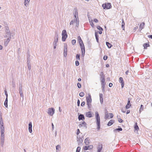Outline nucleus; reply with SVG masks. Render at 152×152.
Returning a JSON list of instances; mask_svg holds the SVG:
<instances>
[{"instance_id":"1","label":"nucleus","mask_w":152,"mask_h":152,"mask_svg":"<svg viewBox=\"0 0 152 152\" xmlns=\"http://www.w3.org/2000/svg\"><path fill=\"white\" fill-rule=\"evenodd\" d=\"M77 39L81 49L82 56L83 57L84 56L85 52V46L81 37L79 36L78 37Z\"/></svg>"},{"instance_id":"2","label":"nucleus","mask_w":152,"mask_h":152,"mask_svg":"<svg viewBox=\"0 0 152 152\" xmlns=\"http://www.w3.org/2000/svg\"><path fill=\"white\" fill-rule=\"evenodd\" d=\"M95 117L96 124L97 125V129L98 130H99L100 128V118L99 114L97 111L95 112Z\"/></svg>"},{"instance_id":"3","label":"nucleus","mask_w":152,"mask_h":152,"mask_svg":"<svg viewBox=\"0 0 152 152\" xmlns=\"http://www.w3.org/2000/svg\"><path fill=\"white\" fill-rule=\"evenodd\" d=\"M86 99L88 108V109H90L91 108V103L92 102V99L90 94H88V96H87L86 97Z\"/></svg>"},{"instance_id":"4","label":"nucleus","mask_w":152,"mask_h":152,"mask_svg":"<svg viewBox=\"0 0 152 152\" xmlns=\"http://www.w3.org/2000/svg\"><path fill=\"white\" fill-rule=\"evenodd\" d=\"M62 40L63 42H64L68 37V35L66 30L64 29L62 31Z\"/></svg>"},{"instance_id":"5","label":"nucleus","mask_w":152,"mask_h":152,"mask_svg":"<svg viewBox=\"0 0 152 152\" xmlns=\"http://www.w3.org/2000/svg\"><path fill=\"white\" fill-rule=\"evenodd\" d=\"M84 135H82V137L80 136V135L77 136V140L78 142V145H79L81 144L83 141V137Z\"/></svg>"},{"instance_id":"6","label":"nucleus","mask_w":152,"mask_h":152,"mask_svg":"<svg viewBox=\"0 0 152 152\" xmlns=\"http://www.w3.org/2000/svg\"><path fill=\"white\" fill-rule=\"evenodd\" d=\"M102 6L103 7V9H109L110 8H111V7H112L111 4L109 3L103 4L102 5Z\"/></svg>"},{"instance_id":"7","label":"nucleus","mask_w":152,"mask_h":152,"mask_svg":"<svg viewBox=\"0 0 152 152\" xmlns=\"http://www.w3.org/2000/svg\"><path fill=\"white\" fill-rule=\"evenodd\" d=\"M79 20H72L70 22V25L74 24L77 27H78L79 25Z\"/></svg>"},{"instance_id":"8","label":"nucleus","mask_w":152,"mask_h":152,"mask_svg":"<svg viewBox=\"0 0 152 152\" xmlns=\"http://www.w3.org/2000/svg\"><path fill=\"white\" fill-rule=\"evenodd\" d=\"M55 109L53 108H49L48 112V114L50 116H52L54 113Z\"/></svg>"},{"instance_id":"9","label":"nucleus","mask_w":152,"mask_h":152,"mask_svg":"<svg viewBox=\"0 0 152 152\" xmlns=\"http://www.w3.org/2000/svg\"><path fill=\"white\" fill-rule=\"evenodd\" d=\"M58 34H56L54 39L53 42V45H57V43L58 42Z\"/></svg>"},{"instance_id":"10","label":"nucleus","mask_w":152,"mask_h":152,"mask_svg":"<svg viewBox=\"0 0 152 152\" xmlns=\"http://www.w3.org/2000/svg\"><path fill=\"white\" fill-rule=\"evenodd\" d=\"M100 79L101 82H105V75L103 72H101L100 74Z\"/></svg>"},{"instance_id":"11","label":"nucleus","mask_w":152,"mask_h":152,"mask_svg":"<svg viewBox=\"0 0 152 152\" xmlns=\"http://www.w3.org/2000/svg\"><path fill=\"white\" fill-rule=\"evenodd\" d=\"M119 82L121 83V88H123L124 85V83L122 77H120L119 78Z\"/></svg>"},{"instance_id":"12","label":"nucleus","mask_w":152,"mask_h":152,"mask_svg":"<svg viewBox=\"0 0 152 152\" xmlns=\"http://www.w3.org/2000/svg\"><path fill=\"white\" fill-rule=\"evenodd\" d=\"M67 45H64V56L65 57H66L67 55Z\"/></svg>"},{"instance_id":"13","label":"nucleus","mask_w":152,"mask_h":152,"mask_svg":"<svg viewBox=\"0 0 152 152\" xmlns=\"http://www.w3.org/2000/svg\"><path fill=\"white\" fill-rule=\"evenodd\" d=\"M103 148V145L102 144H99L97 147V152H101Z\"/></svg>"},{"instance_id":"14","label":"nucleus","mask_w":152,"mask_h":152,"mask_svg":"<svg viewBox=\"0 0 152 152\" xmlns=\"http://www.w3.org/2000/svg\"><path fill=\"white\" fill-rule=\"evenodd\" d=\"M6 34L4 35V37H8V38H11V34L9 31H6Z\"/></svg>"},{"instance_id":"15","label":"nucleus","mask_w":152,"mask_h":152,"mask_svg":"<svg viewBox=\"0 0 152 152\" xmlns=\"http://www.w3.org/2000/svg\"><path fill=\"white\" fill-rule=\"evenodd\" d=\"M78 118L79 121H84L85 120L84 116L83 114H80L79 115Z\"/></svg>"},{"instance_id":"16","label":"nucleus","mask_w":152,"mask_h":152,"mask_svg":"<svg viewBox=\"0 0 152 152\" xmlns=\"http://www.w3.org/2000/svg\"><path fill=\"white\" fill-rule=\"evenodd\" d=\"M32 125L31 122H30L28 124V131L30 133H31L32 132Z\"/></svg>"},{"instance_id":"17","label":"nucleus","mask_w":152,"mask_h":152,"mask_svg":"<svg viewBox=\"0 0 152 152\" xmlns=\"http://www.w3.org/2000/svg\"><path fill=\"white\" fill-rule=\"evenodd\" d=\"M86 125H87V124H86V123L85 122V121H83L82 123L81 124H80L79 125V127L80 128L83 126H84V127L86 128H87Z\"/></svg>"},{"instance_id":"18","label":"nucleus","mask_w":152,"mask_h":152,"mask_svg":"<svg viewBox=\"0 0 152 152\" xmlns=\"http://www.w3.org/2000/svg\"><path fill=\"white\" fill-rule=\"evenodd\" d=\"M11 38H7V39H5L4 42V45L5 46H6L8 43L10 42V40Z\"/></svg>"},{"instance_id":"19","label":"nucleus","mask_w":152,"mask_h":152,"mask_svg":"<svg viewBox=\"0 0 152 152\" xmlns=\"http://www.w3.org/2000/svg\"><path fill=\"white\" fill-rule=\"evenodd\" d=\"M86 116L88 118H91L92 117L91 114V112L89 111L87 112L86 113Z\"/></svg>"},{"instance_id":"20","label":"nucleus","mask_w":152,"mask_h":152,"mask_svg":"<svg viewBox=\"0 0 152 152\" xmlns=\"http://www.w3.org/2000/svg\"><path fill=\"white\" fill-rule=\"evenodd\" d=\"M100 100L101 104H102L103 103V94L101 93L99 94Z\"/></svg>"},{"instance_id":"21","label":"nucleus","mask_w":152,"mask_h":152,"mask_svg":"<svg viewBox=\"0 0 152 152\" xmlns=\"http://www.w3.org/2000/svg\"><path fill=\"white\" fill-rule=\"evenodd\" d=\"M131 105V104L130 103V100L129 99L127 104L126 106V108L127 109L129 108Z\"/></svg>"},{"instance_id":"22","label":"nucleus","mask_w":152,"mask_h":152,"mask_svg":"<svg viewBox=\"0 0 152 152\" xmlns=\"http://www.w3.org/2000/svg\"><path fill=\"white\" fill-rule=\"evenodd\" d=\"M90 140L89 137L86 138L84 142L86 145H88L90 143Z\"/></svg>"},{"instance_id":"23","label":"nucleus","mask_w":152,"mask_h":152,"mask_svg":"<svg viewBox=\"0 0 152 152\" xmlns=\"http://www.w3.org/2000/svg\"><path fill=\"white\" fill-rule=\"evenodd\" d=\"M114 122V121L113 120H111L109 121L107 124L108 126H110L112 125Z\"/></svg>"},{"instance_id":"24","label":"nucleus","mask_w":152,"mask_h":152,"mask_svg":"<svg viewBox=\"0 0 152 152\" xmlns=\"http://www.w3.org/2000/svg\"><path fill=\"white\" fill-rule=\"evenodd\" d=\"M145 24V23L144 22H142L141 23L139 26L140 29V30L144 28Z\"/></svg>"},{"instance_id":"25","label":"nucleus","mask_w":152,"mask_h":152,"mask_svg":"<svg viewBox=\"0 0 152 152\" xmlns=\"http://www.w3.org/2000/svg\"><path fill=\"white\" fill-rule=\"evenodd\" d=\"M150 46L149 44L148 43H145L143 45V46L144 47L145 49H147V47Z\"/></svg>"},{"instance_id":"26","label":"nucleus","mask_w":152,"mask_h":152,"mask_svg":"<svg viewBox=\"0 0 152 152\" xmlns=\"http://www.w3.org/2000/svg\"><path fill=\"white\" fill-rule=\"evenodd\" d=\"M7 102L8 98H6L4 104L5 107L7 108L8 107Z\"/></svg>"},{"instance_id":"27","label":"nucleus","mask_w":152,"mask_h":152,"mask_svg":"<svg viewBox=\"0 0 152 152\" xmlns=\"http://www.w3.org/2000/svg\"><path fill=\"white\" fill-rule=\"evenodd\" d=\"M106 43L108 48H111L112 46V45L111 44L107 42H106Z\"/></svg>"},{"instance_id":"28","label":"nucleus","mask_w":152,"mask_h":152,"mask_svg":"<svg viewBox=\"0 0 152 152\" xmlns=\"http://www.w3.org/2000/svg\"><path fill=\"white\" fill-rule=\"evenodd\" d=\"M125 25V24L124 22V20H122V22L121 23V27L123 30L124 29Z\"/></svg>"},{"instance_id":"29","label":"nucleus","mask_w":152,"mask_h":152,"mask_svg":"<svg viewBox=\"0 0 152 152\" xmlns=\"http://www.w3.org/2000/svg\"><path fill=\"white\" fill-rule=\"evenodd\" d=\"M134 129L135 130L138 131L139 129V128L138 127V126L137 125V123H136L135 124L134 126Z\"/></svg>"},{"instance_id":"30","label":"nucleus","mask_w":152,"mask_h":152,"mask_svg":"<svg viewBox=\"0 0 152 152\" xmlns=\"http://www.w3.org/2000/svg\"><path fill=\"white\" fill-rule=\"evenodd\" d=\"M27 66L28 68L29 71V72H30V70L31 69V62H28V63H27Z\"/></svg>"},{"instance_id":"31","label":"nucleus","mask_w":152,"mask_h":152,"mask_svg":"<svg viewBox=\"0 0 152 152\" xmlns=\"http://www.w3.org/2000/svg\"><path fill=\"white\" fill-rule=\"evenodd\" d=\"M122 129L121 128H117L113 130V132H115L116 131H118L119 132L120 131H122Z\"/></svg>"},{"instance_id":"32","label":"nucleus","mask_w":152,"mask_h":152,"mask_svg":"<svg viewBox=\"0 0 152 152\" xmlns=\"http://www.w3.org/2000/svg\"><path fill=\"white\" fill-rule=\"evenodd\" d=\"M95 36L96 40V41L97 42H99V38L98 36L97 33L96 32H95Z\"/></svg>"},{"instance_id":"33","label":"nucleus","mask_w":152,"mask_h":152,"mask_svg":"<svg viewBox=\"0 0 152 152\" xmlns=\"http://www.w3.org/2000/svg\"><path fill=\"white\" fill-rule=\"evenodd\" d=\"M89 23H90V25L92 26V27H94V25L93 24V20H89Z\"/></svg>"},{"instance_id":"34","label":"nucleus","mask_w":152,"mask_h":152,"mask_svg":"<svg viewBox=\"0 0 152 152\" xmlns=\"http://www.w3.org/2000/svg\"><path fill=\"white\" fill-rule=\"evenodd\" d=\"M0 140H4V134H1Z\"/></svg>"},{"instance_id":"35","label":"nucleus","mask_w":152,"mask_h":152,"mask_svg":"<svg viewBox=\"0 0 152 152\" xmlns=\"http://www.w3.org/2000/svg\"><path fill=\"white\" fill-rule=\"evenodd\" d=\"M76 58L77 60H80V54H77L76 56Z\"/></svg>"},{"instance_id":"36","label":"nucleus","mask_w":152,"mask_h":152,"mask_svg":"<svg viewBox=\"0 0 152 152\" xmlns=\"http://www.w3.org/2000/svg\"><path fill=\"white\" fill-rule=\"evenodd\" d=\"M56 152H58V150L59 148H61V146L59 145H58L56 146Z\"/></svg>"},{"instance_id":"37","label":"nucleus","mask_w":152,"mask_h":152,"mask_svg":"<svg viewBox=\"0 0 152 152\" xmlns=\"http://www.w3.org/2000/svg\"><path fill=\"white\" fill-rule=\"evenodd\" d=\"M85 94L83 92H81L79 94V96L81 97H83L84 96Z\"/></svg>"},{"instance_id":"38","label":"nucleus","mask_w":152,"mask_h":152,"mask_svg":"<svg viewBox=\"0 0 152 152\" xmlns=\"http://www.w3.org/2000/svg\"><path fill=\"white\" fill-rule=\"evenodd\" d=\"M101 85H102V88H104L105 87V82H101Z\"/></svg>"},{"instance_id":"39","label":"nucleus","mask_w":152,"mask_h":152,"mask_svg":"<svg viewBox=\"0 0 152 152\" xmlns=\"http://www.w3.org/2000/svg\"><path fill=\"white\" fill-rule=\"evenodd\" d=\"M76 42V40L75 39H73L72 41V44L73 45H75Z\"/></svg>"},{"instance_id":"40","label":"nucleus","mask_w":152,"mask_h":152,"mask_svg":"<svg viewBox=\"0 0 152 152\" xmlns=\"http://www.w3.org/2000/svg\"><path fill=\"white\" fill-rule=\"evenodd\" d=\"M4 142V140H1L0 145L2 147L3 146Z\"/></svg>"},{"instance_id":"41","label":"nucleus","mask_w":152,"mask_h":152,"mask_svg":"<svg viewBox=\"0 0 152 152\" xmlns=\"http://www.w3.org/2000/svg\"><path fill=\"white\" fill-rule=\"evenodd\" d=\"M1 134H4V128H1Z\"/></svg>"},{"instance_id":"42","label":"nucleus","mask_w":152,"mask_h":152,"mask_svg":"<svg viewBox=\"0 0 152 152\" xmlns=\"http://www.w3.org/2000/svg\"><path fill=\"white\" fill-rule=\"evenodd\" d=\"M80 149H81V148L80 147H79V146L77 147V148L76 152H80Z\"/></svg>"},{"instance_id":"43","label":"nucleus","mask_w":152,"mask_h":152,"mask_svg":"<svg viewBox=\"0 0 152 152\" xmlns=\"http://www.w3.org/2000/svg\"><path fill=\"white\" fill-rule=\"evenodd\" d=\"M97 28L99 31H103V29L100 26H98L97 27Z\"/></svg>"},{"instance_id":"44","label":"nucleus","mask_w":152,"mask_h":152,"mask_svg":"<svg viewBox=\"0 0 152 152\" xmlns=\"http://www.w3.org/2000/svg\"><path fill=\"white\" fill-rule=\"evenodd\" d=\"M89 150L88 146H86L84 148V150L85 151H86L88 150Z\"/></svg>"},{"instance_id":"45","label":"nucleus","mask_w":152,"mask_h":152,"mask_svg":"<svg viewBox=\"0 0 152 152\" xmlns=\"http://www.w3.org/2000/svg\"><path fill=\"white\" fill-rule=\"evenodd\" d=\"M144 107L143 105L141 104L140 106V111H142L143 110Z\"/></svg>"},{"instance_id":"46","label":"nucleus","mask_w":152,"mask_h":152,"mask_svg":"<svg viewBox=\"0 0 152 152\" xmlns=\"http://www.w3.org/2000/svg\"><path fill=\"white\" fill-rule=\"evenodd\" d=\"M30 0H25V5L26 6V4H27L29 3Z\"/></svg>"},{"instance_id":"47","label":"nucleus","mask_w":152,"mask_h":152,"mask_svg":"<svg viewBox=\"0 0 152 152\" xmlns=\"http://www.w3.org/2000/svg\"><path fill=\"white\" fill-rule=\"evenodd\" d=\"M20 97L22 98L23 100L24 99V95L23 94L22 92H20Z\"/></svg>"},{"instance_id":"48","label":"nucleus","mask_w":152,"mask_h":152,"mask_svg":"<svg viewBox=\"0 0 152 152\" xmlns=\"http://www.w3.org/2000/svg\"><path fill=\"white\" fill-rule=\"evenodd\" d=\"M75 65L76 66H78L79 64V62L78 60H76L75 61Z\"/></svg>"},{"instance_id":"49","label":"nucleus","mask_w":152,"mask_h":152,"mask_svg":"<svg viewBox=\"0 0 152 152\" xmlns=\"http://www.w3.org/2000/svg\"><path fill=\"white\" fill-rule=\"evenodd\" d=\"M118 121L120 123H121L123 122V120H122L120 118H118Z\"/></svg>"},{"instance_id":"50","label":"nucleus","mask_w":152,"mask_h":152,"mask_svg":"<svg viewBox=\"0 0 152 152\" xmlns=\"http://www.w3.org/2000/svg\"><path fill=\"white\" fill-rule=\"evenodd\" d=\"M88 146L89 147V150L92 149L94 148L93 146L92 145H88Z\"/></svg>"},{"instance_id":"51","label":"nucleus","mask_w":152,"mask_h":152,"mask_svg":"<svg viewBox=\"0 0 152 152\" xmlns=\"http://www.w3.org/2000/svg\"><path fill=\"white\" fill-rule=\"evenodd\" d=\"M77 132L76 133L77 134L78 136L79 134L80 133V131L79 129H77Z\"/></svg>"},{"instance_id":"52","label":"nucleus","mask_w":152,"mask_h":152,"mask_svg":"<svg viewBox=\"0 0 152 152\" xmlns=\"http://www.w3.org/2000/svg\"><path fill=\"white\" fill-rule=\"evenodd\" d=\"M77 86L78 88H80L81 86L80 83H77Z\"/></svg>"},{"instance_id":"53","label":"nucleus","mask_w":152,"mask_h":152,"mask_svg":"<svg viewBox=\"0 0 152 152\" xmlns=\"http://www.w3.org/2000/svg\"><path fill=\"white\" fill-rule=\"evenodd\" d=\"M108 57L107 56H104L103 57V59L104 60H106L107 59Z\"/></svg>"},{"instance_id":"54","label":"nucleus","mask_w":152,"mask_h":152,"mask_svg":"<svg viewBox=\"0 0 152 152\" xmlns=\"http://www.w3.org/2000/svg\"><path fill=\"white\" fill-rule=\"evenodd\" d=\"M29 61V62H30V57H28V56H27V62L28 63V62Z\"/></svg>"},{"instance_id":"55","label":"nucleus","mask_w":152,"mask_h":152,"mask_svg":"<svg viewBox=\"0 0 152 152\" xmlns=\"http://www.w3.org/2000/svg\"><path fill=\"white\" fill-rule=\"evenodd\" d=\"M109 117V115H108V114H106L105 116V118L107 119Z\"/></svg>"},{"instance_id":"56","label":"nucleus","mask_w":152,"mask_h":152,"mask_svg":"<svg viewBox=\"0 0 152 152\" xmlns=\"http://www.w3.org/2000/svg\"><path fill=\"white\" fill-rule=\"evenodd\" d=\"M4 92H5V95H6V98H8V94H7V92L6 90H5Z\"/></svg>"},{"instance_id":"57","label":"nucleus","mask_w":152,"mask_h":152,"mask_svg":"<svg viewBox=\"0 0 152 152\" xmlns=\"http://www.w3.org/2000/svg\"><path fill=\"white\" fill-rule=\"evenodd\" d=\"M85 102H82L81 104V106L82 107H83L84 106L85 104Z\"/></svg>"},{"instance_id":"58","label":"nucleus","mask_w":152,"mask_h":152,"mask_svg":"<svg viewBox=\"0 0 152 152\" xmlns=\"http://www.w3.org/2000/svg\"><path fill=\"white\" fill-rule=\"evenodd\" d=\"M80 101L79 100V99H78L77 101V105L78 106H80Z\"/></svg>"},{"instance_id":"59","label":"nucleus","mask_w":152,"mask_h":152,"mask_svg":"<svg viewBox=\"0 0 152 152\" xmlns=\"http://www.w3.org/2000/svg\"><path fill=\"white\" fill-rule=\"evenodd\" d=\"M124 110L123 109V108L122 109L121 111L123 113H125L126 112V110L124 108Z\"/></svg>"},{"instance_id":"60","label":"nucleus","mask_w":152,"mask_h":152,"mask_svg":"<svg viewBox=\"0 0 152 152\" xmlns=\"http://www.w3.org/2000/svg\"><path fill=\"white\" fill-rule=\"evenodd\" d=\"M0 125H4L3 120H0Z\"/></svg>"},{"instance_id":"61","label":"nucleus","mask_w":152,"mask_h":152,"mask_svg":"<svg viewBox=\"0 0 152 152\" xmlns=\"http://www.w3.org/2000/svg\"><path fill=\"white\" fill-rule=\"evenodd\" d=\"M109 114H110V118H112L113 117V115L112 113H109Z\"/></svg>"},{"instance_id":"62","label":"nucleus","mask_w":152,"mask_h":152,"mask_svg":"<svg viewBox=\"0 0 152 152\" xmlns=\"http://www.w3.org/2000/svg\"><path fill=\"white\" fill-rule=\"evenodd\" d=\"M2 120V113L1 111H0V120Z\"/></svg>"},{"instance_id":"63","label":"nucleus","mask_w":152,"mask_h":152,"mask_svg":"<svg viewBox=\"0 0 152 152\" xmlns=\"http://www.w3.org/2000/svg\"><path fill=\"white\" fill-rule=\"evenodd\" d=\"M19 93H20V92H22V87H19Z\"/></svg>"},{"instance_id":"64","label":"nucleus","mask_w":152,"mask_h":152,"mask_svg":"<svg viewBox=\"0 0 152 152\" xmlns=\"http://www.w3.org/2000/svg\"><path fill=\"white\" fill-rule=\"evenodd\" d=\"M113 84L112 83H110L109 84V86L110 87H111L113 86Z\"/></svg>"}]
</instances>
